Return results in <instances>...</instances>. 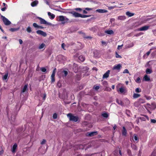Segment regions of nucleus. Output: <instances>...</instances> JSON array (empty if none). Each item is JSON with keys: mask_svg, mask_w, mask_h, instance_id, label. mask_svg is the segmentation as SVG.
Returning a JSON list of instances; mask_svg holds the SVG:
<instances>
[{"mask_svg": "<svg viewBox=\"0 0 156 156\" xmlns=\"http://www.w3.org/2000/svg\"><path fill=\"white\" fill-rule=\"evenodd\" d=\"M152 72L151 69L147 68L146 70V73L147 74H150Z\"/></svg>", "mask_w": 156, "mask_h": 156, "instance_id": "nucleus-25", "label": "nucleus"}, {"mask_svg": "<svg viewBox=\"0 0 156 156\" xmlns=\"http://www.w3.org/2000/svg\"><path fill=\"white\" fill-rule=\"evenodd\" d=\"M46 141L45 140L43 139L41 142V144H43L45 143Z\"/></svg>", "mask_w": 156, "mask_h": 156, "instance_id": "nucleus-62", "label": "nucleus"}, {"mask_svg": "<svg viewBox=\"0 0 156 156\" xmlns=\"http://www.w3.org/2000/svg\"><path fill=\"white\" fill-rule=\"evenodd\" d=\"M140 96V94L134 93L133 94V97L134 98H137Z\"/></svg>", "mask_w": 156, "mask_h": 156, "instance_id": "nucleus-34", "label": "nucleus"}, {"mask_svg": "<svg viewBox=\"0 0 156 156\" xmlns=\"http://www.w3.org/2000/svg\"><path fill=\"white\" fill-rule=\"evenodd\" d=\"M140 103L139 102H136L134 103V105L136 107H137Z\"/></svg>", "mask_w": 156, "mask_h": 156, "instance_id": "nucleus-50", "label": "nucleus"}, {"mask_svg": "<svg viewBox=\"0 0 156 156\" xmlns=\"http://www.w3.org/2000/svg\"><path fill=\"white\" fill-rule=\"evenodd\" d=\"M151 50V49H150L149 51L147 52L146 54L144 55L143 56V58H147V56L150 55V53Z\"/></svg>", "mask_w": 156, "mask_h": 156, "instance_id": "nucleus-26", "label": "nucleus"}, {"mask_svg": "<svg viewBox=\"0 0 156 156\" xmlns=\"http://www.w3.org/2000/svg\"><path fill=\"white\" fill-rule=\"evenodd\" d=\"M126 113L127 115L129 116H131V113L130 112L129 110H126Z\"/></svg>", "mask_w": 156, "mask_h": 156, "instance_id": "nucleus-43", "label": "nucleus"}, {"mask_svg": "<svg viewBox=\"0 0 156 156\" xmlns=\"http://www.w3.org/2000/svg\"><path fill=\"white\" fill-rule=\"evenodd\" d=\"M119 7V8H120L121 7V6H117L116 5H115V6H111V7H109V8H110V9H114L115 7Z\"/></svg>", "mask_w": 156, "mask_h": 156, "instance_id": "nucleus-57", "label": "nucleus"}, {"mask_svg": "<svg viewBox=\"0 0 156 156\" xmlns=\"http://www.w3.org/2000/svg\"><path fill=\"white\" fill-rule=\"evenodd\" d=\"M67 116L69 118V120L74 122H77L79 119L78 117L74 116L71 113L67 114Z\"/></svg>", "mask_w": 156, "mask_h": 156, "instance_id": "nucleus-1", "label": "nucleus"}, {"mask_svg": "<svg viewBox=\"0 0 156 156\" xmlns=\"http://www.w3.org/2000/svg\"><path fill=\"white\" fill-rule=\"evenodd\" d=\"M8 76V73H7L5 74V75L3 76V80H6Z\"/></svg>", "mask_w": 156, "mask_h": 156, "instance_id": "nucleus-40", "label": "nucleus"}, {"mask_svg": "<svg viewBox=\"0 0 156 156\" xmlns=\"http://www.w3.org/2000/svg\"><path fill=\"white\" fill-rule=\"evenodd\" d=\"M70 13L72 14L73 16L75 17H80L81 14L72 11L70 12Z\"/></svg>", "mask_w": 156, "mask_h": 156, "instance_id": "nucleus-12", "label": "nucleus"}, {"mask_svg": "<svg viewBox=\"0 0 156 156\" xmlns=\"http://www.w3.org/2000/svg\"><path fill=\"white\" fill-rule=\"evenodd\" d=\"M19 29V28H11L9 29V30L12 32H14L15 31H17Z\"/></svg>", "mask_w": 156, "mask_h": 156, "instance_id": "nucleus-35", "label": "nucleus"}, {"mask_svg": "<svg viewBox=\"0 0 156 156\" xmlns=\"http://www.w3.org/2000/svg\"><path fill=\"white\" fill-rule=\"evenodd\" d=\"M98 134L97 131H94L91 132H87L86 134V135L87 136H92L96 135Z\"/></svg>", "mask_w": 156, "mask_h": 156, "instance_id": "nucleus-7", "label": "nucleus"}, {"mask_svg": "<svg viewBox=\"0 0 156 156\" xmlns=\"http://www.w3.org/2000/svg\"><path fill=\"white\" fill-rule=\"evenodd\" d=\"M4 151L2 148L1 147H0V155H2L3 154Z\"/></svg>", "mask_w": 156, "mask_h": 156, "instance_id": "nucleus-53", "label": "nucleus"}, {"mask_svg": "<svg viewBox=\"0 0 156 156\" xmlns=\"http://www.w3.org/2000/svg\"><path fill=\"white\" fill-rule=\"evenodd\" d=\"M17 145L16 143L14 144L12 149V153L15 152L17 148Z\"/></svg>", "mask_w": 156, "mask_h": 156, "instance_id": "nucleus-17", "label": "nucleus"}, {"mask_svg": "<svg viewBox=\"0 0 156 156\" xmlns=\"http://www.w3.org/2000/svg\"><path fill=\"white\" fill-rule=\"evenodd\" d=\"M96 11L97 12L101 13H106L107 12L106 10L104 9H98L96 10Z\"/></svg>", "mask_w": 156, "mask_h": 156, "instance_id": "nucleus-15", "label": "nucleus"}, {"mask_svg": "<svg viewBox=\"0 0 156 156\" xmlns=\"http://www.w3.org/2000/svg\"><path fill=\"white\" fill-rule=\"evenodd\" d=\"M102 116L104 118H107L108 116V114L106 113H103L102 114Z\"/></svg>", "mask_w": 156, "mask_h": 156, "instance_id": "nucleus-38", "label": "nucleus"}, {"mask_svg": "<svg viewBox=\"0 0 156 156\" xmlns=\"http://www.w3.org/2000/svg\"><path fill=\"white\" fill-rule=\"evenodd\" d=\"M53 118L54 119H56L57 118V115L56 113H54L53 115Z\"/></svg>", "mask_w": 156, "mask_h": 156, "instance_id": "nucleus-56", "label": "nucleus"}, {"mask_svg": "<svg viewBox=\"0 0 156 156\" xmlns=\"http://www.w3.org/2000/svg\"><path fill=\"white\" fill-rule=\"evenodd\" d=\"M116 102L119 105L121 106H123L124 105L122 101H121L119 100L118 99L116 100Z\"/></svg>", "mask_w": 156, "mask_h": 156, "instance_id": "nucleus-29", "label": "nucleus"}, {"mask_svg": "<svg viewBox=\"0 0 156 156\" xmlns=\"http://www.w3.org/2000/svg\"><path fill=\"white\" fill-rule=\"evenodd\" d=\"M127 153L128 154L129 156H132V154L131 153V152L130 150L129 149H128L127 150Z\"/></svg>", "mask_w": 156, "mask_h": 156, "instance_id": "nucleus-41", "label": "nucleus"}, {"mask_svg": "<svg viewBox=\"0 0 156 156\" xmlns=\"http://www.w3.org/2000/svg\"><path fill=\"white\" fill-rule=\"evenodd\" d=\"M59 21H61V23L63 24H64L69 20L66 17L62 16H59Z\"/></svg>", "mask_w": 156, "mask_h": 156, "instance_id": "nucleus-3", "label": "nucleus"}, {"mask_svg": "<svg viewBox=\"0 0 156 156\" xmlns=\"http://www.w3.org/2000/svg\"><path fill=\"white\" fill-rule=\"evenodd\" d=\"M121 67V65L120 64L117 65H115L113 68V69L119 70Z\"/></svg>", "mask_w": 156, "mask_h": 156, "instance_id": "nucleus-13", "label": "nucleus"}, {"mask_svg": "<svg viewBox=\"0 0 156 156\" xmlns=\"http://www.w3.org/2000/svg\"><path fill=\"white\" fill-rule=\"evenodd\" d=\"M58 58L60 59L59 60L61 62H63L67 60L66 58L62 55H59L58 56Z\"/></svg>", "mask_w": 156, "mask_h": 156, "instance_id": "nucleus-9", "label": "nucleus"}, {"mask_svg": "<svg viewBox=\"0 0 156 156\" xmlns=\"http://www.w3.org/2000/svg\"><path fill=\"white\" fill-rule=\"evenodd\" d=\"M51 81L52 83L54 82L55 81V77H51Z\"/></svg>", "mask_w": 156, "mask_h": 156, "instance_id": "nucleus-64", "label": "nucleus"}, {"mask_svg": "<svg viewBox=\"0 0 156 156\" xmlns=\"http://www.w3.org/2000/svg\"><path fill=\"white\" fill-rule=\"evenodd\" d=\"M2 4L3 5L4 7L1 9V10L2 11H4L7 8L8 5L5 3H3Z\"/></svg>", "mask_w": 156, "mask_h": 156, "instance_id": "nucleus-22", "label": "nucleus"}, {"mask_svg": "<svg viewBox=\"0 0 156 156\" xmlns=\"http://www.w3.org/2000/svg\"><path fill=\"white\" fill-rule=\"evenodd\" d=\"M33 26L35 27V28H38V27H39V26L36 23H34L33 24Z\"/></svg>", "mask_w": 156, "mask_h": 156, "instance_id": "nucleus-51", "label": "nucleus"}, {"mask_svg": "<svg viewBox=\"0 0 156 156\" xmlns=\"http://www.w3.org/2000/svg\"><path fill=\"white\" fill-rule=\"evenodd\" d=\"M122 135L123 136H126L127 134V131L125 127H123V129L122 131Z\"/></svg>", "mask_w": 156, "mask_h": 156, "instance_id": "nucleus-19", "label": "nucleus"}, {"mask_svg": "<svg viewBox=\"0 0 156 156\" xmlns=\"http://www.w3.org/2000/svg\"><path fill=\"white\" fill-rule=\"evenodd\" d=\"M135 81L137 83H140V77H137L136 79H135Z\"/></svg>", "mask_w": 156, "mask_h": 156, "instance_id": "nucleus-39", "label": "nucleus"}, {"mask_svg": "<svg viewBox=\"0 0 156 156\" xmlns=\"http://www.w3.org/2000/svg\"><path fill=\"white\" fill-rule=\"evenodd\" d=\"M89 69L87 67H83L82 69V72L83 73H85L84 74L85 76H88L89 74L88 73V70Z\"/></svg>", "mask_w": 156, "mask_h": 156, "instance_id": "nucleus-11", "label": "nucleus"}, {"mask_svg": "<svg viewBox=\"0 0 156 156\" xmlns=\"http://www.w3.org/2000/svg\"><path fill=\"white\" fill-rule=\"evenodd\" d=\"M102 84L103 85H104V86H107L108 85V83L106 81H104L102 82Z\"/></svg>", "mask_w": 156, "mask_h": 156, "instance_id": "nucleus-59", "label": "nucleus"}, {"mask_svg": "<svg viewBox=\"0 0 156 156\" xmlns=\"http://www.w3.org/2000/svg\"><path fill=\"white\" fill-rule=\"evenodd\" d=\"M120 85V84H119L116 87L117 91L122 94L125 93L126 92V88L122 86H121L120 88H119Z\"/></svg>", "mask_w": 156, "mask_h": 156, "instance_id": "nucleus-2", "label": "nucleus"}, {"mask_svg": "<svg viewBox=\"0 0 156 156\" xmlns=\"http://www.w3.org/2000/svg\"><path fill=\"white\" fill-rule=\"evenodd\" d=\"M1 17L2 18V20L4 23L5 25H9L11 24V22L4 16L1 15Z\"/></svg>", "mask_w": 156, "mask_h": 156, "instance_id": "nucleus-5", "label": "nucleus"}, {"mask_svg": "<svg viewBox=\"0 0 156 156\" xmlns=\"http://www.w3.org/2000/svg\"><path fill=\"white\" fill-rule=\"evenodd\" d=\"M36 33L39 34L42 36L43 37H46L47 36V34L41 30H38L36 31Z\"/></svg>", "mask_w": 156, "mask_h": 156, "instance_id": "nucleus-8", "label": "nucleus"}, {"mask_svg": "<svg viewBox=\"0 0 156 156\" xmlns=\"http://www.w3.org/2000/svg\"><path fill=\"white\" fill-rule=\"evenodd\" d=\"M149 27V26H145L139 28L138 30L140 31H145L148 30Z\"/></svg>", "mask_w": 156, "mask_h": 156, "instance_id": "nucleus-10", "label": "nucleus"}, {"mask_svg": "<svg viewBox=\"0 0 156 156\" xmlns=\"http://www.w3.org/2000/svg\"><path fill=\"white\" fill-rule=\"evenodd\" d=\"M90 30L93 32H95L96 30V29L95 27H93L90 29Z\"/></svg>", "mask_w": 156, "mask_h": 156, "instance_id": "nucleus-48", "label": "nucleus"}, {"mask_svg": "<svg viewBox=\"0 0 156 156\" xmlns=\"http://www.w3.org/2000/svg\"><path fill=\"white\" fill-rule=\"evenodd\" d=\"M143 79L146 81H148L150 80V78L149 76L146 75L144 76Z\"/></svg>", "mask_w": 156, "mask_h": 156, "instance_id": "nucleus-20", "label": "nucleus"}, {"mask_svg": "<svg viewBox=\"0 0 156 156\" xmlns=\"http://www.w3.org/2000/svg\"><path fill=\"white\" fill-rule=\"evenodd\" d=\"M90 16L88 15H82L80 14V17L81 18H86L89 17Z\"/></svg>", "mask_w": 156, "mask_h": 156, "instance_id": "nucleus-45", "label": "nucleus"}, {"mask_svg": "<svg viewBox=\"0 0 156 156\" xmlns=\"http://www.w3.org/2000/svg\"><path fill=\"white\" fill-rule=\"evenodd\" d=\"M81 76L80 75L78 74L76 75V77L77 78V79L78 80H80Z\"/></svg>", "mask_w": 156, "mask_h": 156, "instance_id": "nucleus-49", "label": "nucleus"}, {"mask_svg": "<svg viewBox=\"0 0 156 156\" xmlns=\"http://www.w3.org/2000/svg\"><path fill=\"white\" fill-rule=\"evenodd\" d=\"M126 19V17L125 16H119L118 17V19L121 20H123Z\"/></svg>", "mask_w": 156, "mask_h": 156, "instance_id": "nucleus-27", "label": "nucleus"}, {"mask_svg": "<svg viewBox=\"0 0 156 156\" xmlns=\"http://www.w3.org/2000/svg\"><path fill=\"white\" fill-rule=\"evenodd\" d=\"M38 3V2L37 1H34L33 2L31 3V5L32 7L35 6Z\"/></svg>", "mask_w": 156, "mask_h": 156, "instance_id": "nucleus-31", "label": "nucleus"}, {"mask_svg": "<svg viewBox=\"0 0 156 156\" xmlns=\"http://www.w3.org/2000/svg\"><path fill=\"white\" fill-rule=\"evenodd\" d=\"M115 56L117 58H122V56L119 55L117 52L116 53Z\"/></svg>", "mask_w": 156, "mask_h": 156, "instance_id": "nucleus-54", "label": "nucleus"}, {"mask_svg": "<svg viewBox=\"0 0 156 156\" xmlns=\"http://www.w3.org/2000/svg\"><path fill=\"white\" fill-rule=\"evenodd\" d=\"M141 91V89L139 87L135 89V91L137 93L140 92Z\"/></svg>", "mask_w": 156, "mask_h": 156, "instance_id": "nucleus-42", "label": "nucleus"}, {"mask_svg": "<svg viewBox=\"0 0 156 156\" xmlns=\"http://www.w3.org/2000/svg\"><path fill=\"white\" fill-rule=\"evenodd\" d=\"M27 89H28V85L26 84L24 85L23 88V89L21 92V93L24 92Z\"/></svg>", "mask_w": 156, "mask_h": 156, "instance_id": "nucleus-21", "label": "nucleus"}, {"mask_svg": "<svg viewBox=\"0 0 156 156\" xmlns=\"http://www.w3.org/2000/svg\"><path fill=\"white\" fill-rule=\"evenodd\" d=\"M48 15L49 17V18L51 19H54L55 18V15H54V14H53L51 13L50 12H48Z\"/></svg>", "mask_w": 156, "mask_h": 156, "instance_id": "nucleus-16", "label": "nucleus"}, {"mask_svg": "<svg viewBox=\"0 0 156 156\" xmlns=\"http://www.w3.org/2000/svg\"><path fill=\"white\" fill-rule=\"evenodd\" d=\"M45 46V44L44 43H42L39 46L38 48L40 49H42Z\"/></svg>", "mask_w": 156, "mask_h": 156, "instance_id": "nucleus-36", "label": "nucleus"}, {"mask_svg": "<svg viewBox=\"0 0 156 156\" xmlns=\"http://www.w3.org/2000/svg\"><path fill=\"white\" fill-rule=\"evenodd\" d=\"M37 18L40 20V23L41 24H44L50 26H51L52 25V24L51 23L47 22L45 20L40 17H37Z\"/></svg>", "mask_w": 156, "mask_h": 156, "instance_id": "nucleus-4", "label": "nucleus"}, {"mask_svg": "<svg viewBox=\"0 0 156 156\" xmlns=\"http://www.w3.org/2000/svg\"><path fill=\"white\" fill-rule=\"evenodd\" d=\"M126 14L129 17H131L134 15V13H131L129 11H127L126 12Z\"/></svg>", "mask_w": 156, "mask_h": 156, "instance_id": "nucleus-30", "label": "nucleus"}, {"mask_svg": "<svg viewBox=\"0 0 156 156\" xmlns=\"http://www.w3.org/2000/svg\"><path fill=\"white\" fill-rule=\"evenodd\" d=\"M134 45V44L133 43H131L128 45L126 46V48H129L133 47Z\"/></svg>", "mask_w": 156, "mask_h": 156, "instance_id": "nucleus-33", "label": "nucleus"}, {"mask_svg": "<svg viewBox=\"0 0 156 156\" xmlns=\"http://www.w3.org/2000/svg\"><path fill=\"white\" fill-rule=\"evenodd\" d=\"M41 70L43 72H45L46 71V69L44 67H41Z\"/></svg>", "mask_w": 156, "mask_h": 156, "instance_id": "nucleus-47", "label": "nucleus"}, {"mask_svg": "<svg viewBox=\"0 0 156 156\" xmlns=\"http://www.w3.org/2000/svg\"><path fill=\"white\" fill-rule=\"evenodd\" d=\"M79 59L82 62H83L85 59V57L83 55H80L79 57Z\"/></svg>", "mask_w": 156, "mask_h": 156, "instance_id": "nucleus-32", "label": "nucleus"}, {"mask_svg": "<svg viewBox=\"0 0 156 156\" xmlns=\"http://www.w3.org/2000/svg\"><path fill=\"white\" fill-rule=\"evenodd\" d=\"M28 32V33H30L31 31V28L30 27H28L27 29L26 30Z\"/></svg>", "mask_w": 156, "mask_h": 156, "instance_id": "nucleus-46", "label": "nucleus"}, {"mask_svg": "<svg viewBox=\"0 0 156 156\" xmlns=\"http://www.w3.org/2000/svg\"><path fill=\"white\" fill-rule=\"evenodd\" d=\"M110 70H108L103 75V79L107 78L109 76L110 74Z\"/></svg>", "mask_w": 156, "mask_h": 156, "instance_id": "nucleus-14", "label": "nucleus"}, {"mask_svg": "<svg viewBox=\"0 0 156 156\" xmlns=\"http://www.w3.org/2000/svg\"><path fill=\"white\" fill-rule=\"evenodd\" d=\"M85 147V144H80L79 145V148L80 149H83Z\"/></svg>", "mask_w": 156, "mask_h": 156, "instance_id": "nucleus-37", "label": "nucleus"}, {"mask_svg": "<svg viewBox=\"0 0 156 156\" xmlns=\"http://www.w3.org/2000/svg\"><path fill=\"white\" fill-rule=\"evenodd\" d=\"M105 33L108 34H113L114 32L112 30H106L105 31Z\"/></svg>", "mask_w": 156, "mask_h": 156, "instance_id": "nucleus-28", "label": "nucleus"}, {"mask_svg": "<svg viewBox=\"0 0 156 156\" xmlns=\"http://www.w3.org/2000/svg\"><path fill=\"white\" fill-rule=\"evenodd\" d=\"M94 88L96 90H98L99 89L100 87L99 86H94Z\"/></svg>", "mask_w": 156, "mask_h": 156, "instance_id": "nucleus-60", "label": "nucleus"}, {"mask_svg": "<svg viewBox=\"0 0 156 156\" xmlns=\"http://www.w3.org/2000/svg\"><path fill=\"white\" fill-rule=\"evenodd\" d=\"M115 21V19L114 18H112L110 20V22L111 23L114 22Z\"/></svg>", "mask_w": 156, "mask_h": 156, "instance_id": "nucleus-63", "label": "nucleus"}, {"mask_svg": "<svg viewBox=\"0 0 156 156\" xmlns=\"http://www.w3.org/2000/svg\"><path fill=\"white\" fill-rule=\"evenodd\" d=\"M145 97L146 98V99L147 100H150L151 98L150 96H145Z\"/></svg>", "mask_w": 156, "mask_h": 156, "instance_id": "nucleus-55", "label": "nucleus"}, {"mask_svg": "<svg viewBox=\"0 0 156 156\" xmlns=\"http://www.w3.org/2000/svg\"><path fill=\"white\" fill-rule=\"evenodd\" d=\"M151 123H155L156 122V120L154 119H151Z\"/></svg>", "mask_w": 156, "mask_h": 156, "instance_id": "nucleus-61", "label": "nucleus"}, {"mask_svg": "<svg viewBox=\"0 0 156 156\" xmlns=\"http://www.w3.org/2000/svg\"><path fill=\"white\" fill-rule=\"evenodd\" d=\"M132 139L133 140H134L135 141H136V142H138L139 141L138 138L136 135L134 134L133 137L132 138Z\"/></svg>", "mask_w": 156, "mask_h": 156, "instance_id": "nucleus-18", "label": "nucleus"}, {"mask_svg": "<svg viewBox=\"0 0 156 156\" xmlns=\"http://www.w3.org/2000/svg\"><path fill=\"white\" fill-rule=\"evenodd\" d=\"M139 103H145V101H144V100L141 98H140L139 99Z\"/></svg>", "mask_w": 156, "mask_h": 156, "instance_id": "nucleus-44", "label": "nucleus"}, {"mask_svg": "<svg viewBox=\"0 0 156 156\" xmlns=\"http://www.w3.org/2000/svg\"><path fill=\"white\" fill-rule=\"evenodd\" d=\"M59 97L62 99H66L68 97L67 92L65 90H64L63 91L62 95L59 94Z\"/></svg>", "mask_w": 156, "mask_h": 156, "instance_id": "nucleus-6", "label": "nucleus"}, {"mask_svg": "<svg viewBox=\"0 0 156 156\" xmlns=\"http://www.w3.org/2000/svg\"><path fill=\"white\" fill-rule=\"evenodd\" d=\"M129 73V72L128 70L127 69H125L123 72V73Z\"/></svg>", "mask_w": 156, "mask_h": 156, "instance_id": "nucleus-58", "label": "nucleus"}, {"mask_svg": "<svg viewBox=\"0 0 156 156\" xmlns=\"http://www.w3.org/2000/svg\"><path fill=\"white\" fill-rule=\"evenodd\" d=\"M156 156V151H154L152 153L151 156Z\"/></svg>", "mask_w": 156, "mask_h": 156, "instance_id": "nucleus-52", "label": "nucleus"}, {"mask_svg": "<svg viewBox=\"0 0 156 156\" xmlns=\"http://www.w3.org/2000/svg\"><path fill=\"white\" fill-rule=\"evenodd\" d=\"M61 73L63 77H66L68 74V72L66 71H62L61 72Z\"/></svg>", "mask_w": 156, "mask_h": 156, "instance_id": "nucleus-24", "label": "nucleus"}, {"mask_svg": "<svg viewBox=\"0 0 156 156\" xmlns=\"http://www.w3.org/2000/svg\"><path fill=\"white\" fill-rule=\"evenodd\" d=\"M73 69L75 72L76 73L78 72V66L76 64H74L73 66Z\"/></svg>", "mask_w": 156, "mask_h": 156, "instance_id": "nucleus-23", "label": "nucleus"}]
</instances>
